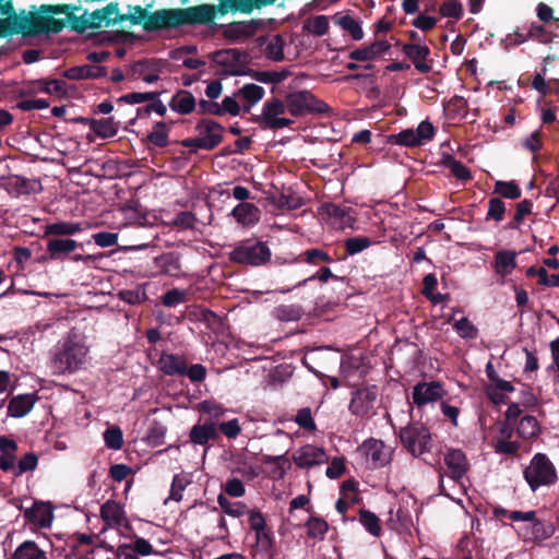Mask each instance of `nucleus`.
<instances>
[{
	"instance_id": "52",
	"label": "nucleus",
	"mask_w": 559,
	"mask_h": 559,
	"mask_svg": "<svg viewBox=\"0 0 559 559\" xmlns=\"http://www.w3.org/2000/svg\"><path fill=\"white\" fill-rule=\"evenodd\" d=\"M372 245L368 237L358 236L349 238L345 241V249L349 255H355Z\"/></svg>"
},
{
	"instance_id": "44",
	"label": "nucleus",
	"mask_w": 559,
	"mask_h": 559,
	"mask_svg": "<svg viewBox=\"0 0 559 559\" xmlns=\"http://www.w3.org/2000/svg\"><path fill=\"white\" fill-rule=\"evenodd\" d=\"M188 484L189 479L186 475H175L173 478L169 497L165 500V503H167L168 500L179 502L182 499V492Z\"/></svg>"
},
{
	"instance_id": "18",
	"label": "nucleus",
	"mask_w": 559,
	"mask_h": 559,
	"mask_svg": "<svg viewBox=\"0 0 559 559\" xmlns=\"http://www.w3.org/2000/svg\"><path fill=\"white\" fill-rule=\"evenodd\" d=\"M444 462L452 479H461L467 472V460L461 450H450L444 455Z\"/></svg>"
},
{
	"instance_id": "34",
	"label": "nucleus",
	"mask_w": 559,
	"mask_h": 559,
	"mask_svg": "<svg viewBox=\"0 0 559 559\" xmlns=\"http://www.w3.org/2000/svg\"><path fill=\"white\" fill-rule=\"evenodd\" d=\"M83 230L81 223L56 222L45 227V235L70 236Z\"/></svg>"
},
{
	"instance_id": "35",
	"label": "nucleus",
	"mask_w": 559,
	"mask_h": 559,
	"mask_svg": "<svg viewBox=\"0 0 559 559\" xmlns=\"http://www.w3.org/2000/svg\"><path fill=\"white\" fill-rule=\"evenodd\" d=\"M91 129L100 138L108 139L112 138L118 132V124L114 118H100L93 120Z\"/></svg>"
},
{
	"instance_id": "11",
	"label": "nucleus",
	"mask_w": 559,
	"mask_h": 559,
	"mask_svg": "<svg viewBox=\"0 0 559 559\" xmlns=\"http://www.w3.org/2000/svg\"><path fill=\"white\" fill-rule=\"evenodd\" d=\"M287 108L283 99L271 98L263 104L261 112V121L270 129H284L289 127L294 121L285 117Z\"/></svg>"
},
{
	"instance_id": "7",
	"label": "nucleus",
	"mask_w": 559,
	"mask_h": 559,
	"mask_svg": "<svg viewBox=\"0 0 559 559\" xmlns=\"http://www.w3.org/2000/svg\"><path fill=\"white\" fill-rule=\"evenodd\" d=\"M223 131L219 123L211 119H203L195 127L197 135L183 140L182 144L189 148L212 150L222 142Z\"/></svg>"
},
{
	"instance_id": "20",
	"label": "nucleus",
	"mask_w": 559,
	"mask_h": 559,
	"mask_svg": "<svg viewBox=\"0 0 559 559\" xmlns=\"http://www.w3.org/2000/svg\"><path fill=\"white\" fill-rule=\"evenodd\" d=\"M518 253L512 250H498L495 254L493 270L497 275L506 277L516 267Z\"/></svg>"
},
{
	"instance_id": "62",
	"label": "nucleus",
	"mask_w": 559,
	"mask_h": 559,
	"mask_svg": "<svg viewBox=\"0 0 559 559\" xmlns=\"http://www.w3.org/2000/svg\"><path fill=\"white\" fill-rule=\"evenodd\" d=\"M504 212L506 207L502 200L499 198H492L489 200L487 217L493 218L496 222H500L503 219Z\"/></svg>"
},
{
	"instance_id": "8",
	"label": "nucleus",
	"mask_w": 559,
	"mask_h": 559,
	"mask_svg": "<svg viewBox=\"0 0 559 559\" xmlns=\"http://www.w3.org/2000/svg\"><path fill=\"white\" fill-rule=\"evenodd\" d=\"M400 439L405 449L413 455L424 454L431 449V436L423 425H409L401 429Z\"/></svg>"
},
{
	"instance_id": "51",
	"label": "nucleus",
	"mask_w": 559,
	"mask_h": 559,
	"mask_svg": "<svg viewBox=\"0 0 559 559\" xmlns=\"http://www.w3.org/2000/svg\"><path fill=\"white\" fill-rule=\"evenodd\" d=\"M288 76V71L280 70V71H259L254 73V79L261 83H281Z\"/></svg>"
},
{
	"instance_id": "63",
	"label": "nucleus",
	"mask_w": 559,
	"mask_h": 559,
	"mask_svg": "<svg viewBox=\"0 0 559 559\" xmlns=\"http://www.w3.org/2000/svg\"><path fill=\"white\" fill-rule=\"evenodd\" d=\"M346 471L345 459L334 457L325 471L326 477L330 479L340 478Z\"/></svg>"
},
{
	"instance_id": "30",
	"label": "nucleus",
	"mask_w": 559,
	"mask_h": 559,
	"mask_svg": "<svg viewBox=\"0 0 559 559\" xmlns=\"http://www.w3.org/2000/svg\"><path fill=\"white\" fill-rule=\"evenodd\" d=\"M12 559H48V555L35 542L25 540L16 547Z\"/></svg>"
},
{
	"instance_id": "17",
	"label": "nucleus",
	"mask_w": 559,
	"mask_h": 559,
	"mask_svg": "<svg viewBox=\"0 0 559 559\" xmlns=\"http://www.w3.org/2000/svg\"><path fill=\"white\" fill-rule=\"evenodd\" d=\"M403 52L413 61L416 70L420 73H428L431 70V66L426 61L430 53L426 45L406 44L403 46Z\"/></svg>"
},
{
	"instance_id": "55",
	"label": "nucleus",
	"mask_w": 559,
	"mask_h": 559,
	"mask_svg": "<svg viewBox=\"0 0 559 559\" xmlns=\"http://www.w3.org/2000/svg\"><path fill=\"white\" fill-rule=\"evenodd\" d=\"M493 449L498 454L514 455L520 450V443L511 439H496Z\"/></svg>"
},
{
	"instance_id": "57",
	"label": "nucleus",
	"mask_w": 559,
	"mask_h": 559,
	"mask_svg": "<svg viewBox=\"0 0 559 559\" xmlns=\"http://www.w3.org/2000/svg\"><path fill=\"white\" fill-rule=\"evenodd\" d=\"M439 11L444 17H453L459 20L463 14V8L457 0H447L444 1Z\"/></svg>"
},
{
	"instance_id": "29",
	"label": "nucleus",
	"mask_w": 559,
	"mask_h": 559,
	"mask_svg": "<svg viewBox=\"0 0 559 559\" xmlns=\"http://www.w3.org/2000/svg\"><path fill=\"white\" fill-rule=\"evenodd\" d=\"M326 212L332 219V224L340 228L345 229L347 227L353 228L355 223L354 216L350 214V209L342 207L336 205H330L326 207Z\"/></svg>"
},
{
	"instance_id": "54",
	"label": "nucleus",
	"mask_w": 559,
	"mask_h": 559,
	"mask_svg": "<svg viewBox=\"0 0 559 559\" xmlns=\"http://www.w3.org/2000/svg\"><path fill=\"white\" fill-rule=\"evenodd\" d=\"M295 423L302 429L308 431H314L317 426L312 417L311 409L309 407H304L298 411L295 416Z\"/></svg>"
},
{
	"instance_id": "9",
	"label": "nucleus",
	"mask_w": 559,
	"mask_h": 559,
	"mask_svg": "<svg viewBox=\"0 0 559 559\" xmlns=\"http://www.w3.org/2000/svg\"><path fill=\"white\" fill-rule=\"evenodd\" d=\"M435 135V128L428 120L421 121L416 129H405L388 138L390 144L402 146H421L431 141Z\"/></svg>"
},
{
	"instance_id": "4",
	"label": "nucleus",
	"mask_w": 559,
	"mask_h": 559,
	"mask_svg": "<svg viewBox=\"0 0 559 559\" xmlns=\"http://www.w3.org/2000/svg\"><path fill=\"white\" fill-rule=\"evenodd\" d=\"M523 477L533 492L542 487H550L558 480L556 466L545 453L533 455L523 471Z\"/></svg>"
},
{
	"instance_id": "36",
	"label": "nucleus",
	"mask_w": 559,
	"mask_h": 559,
	"mask_svg": "<svg viewBox=\"0 0 559 559\" xmlns=\"http://www.w3.org/2000/svg\"><path fill=\"white\" fill-rule=\"evenodd\" d=\"M304 28L314 36H323L329 32L330 17L326 15H316L310 17L305 22Z\"/></svg>"
},
{
	"instance_id": "26",
	"label": "nucleus",
	"mask_w": 559,
	"mask_h": 559,
	"mask_svg": "<svg viewBox=\"0 0 559 559\" xmlns=\"http://www.w3.org/2000/svg\"><path fill=\"white\" fill-rule=\"evenodd\" d=\"M209 58L225 68L226 72L236 73V67L241 58L237 49H223L211 52Z\"/></svg>"
},
{
	"instance_id": "43",
	"label": "nucleus",
	"mask_w": 559,
	"mask_h": 559,
	"mask_svg": "<svg viewBox=\"0 0 559 559\" xmlns=\"http://www.w3.org/2000/svg\"><path fill=\"white\" fill-rule=\"evenodd\" d=\"M306 528L308 536L322 539L329 530V525L323 519L311 516L306 523Z\"/></svg>"
},
{
	"instance_id": "61",
	"label": "nucleus",
	"mask_w": 559,
	"mask_h": 559,
	"mask_svg": "<svg viewBox=\"0 0 559 559\" xmlns=\"http://www.w3.org/2000/svg\"><path fill=\"white\" fill-rule=\"evenodd\" d=\"M186 300V293L182 289L174 288L168 290L162 298L165 307H176Z\"/></svg>"
},
{
	"instance_id": "64",
	"label": "nucleus",
	"mask_w": 559,
	"mask_h": 559,
	"mask_svg": "<svg viewBox=\"0 0 559 559\" xmlns=\"http://www.w3.org/2000/svg\"><path fill=\"white\" fill-rule=\"evenodd\" d=\"M222 108L224 115L228 114L231 116H237L242 110V105L240 99L237 98L236 94L234 96H225L222 100Z\"/></svg>"
},
{
	"instance_id": "27",
	"label": "nucleus",
	"mask_w": 559,
	"mask_h": 559,
	"mask_svg": "<svg viewBox=\"0 0 559 559\" xmlns=\"http://www.w3.org/2000/svg\"><path fill=\"white\" fill-rule=\"evenodd\" d=\"M100 515L106 524L112 527L121 526L126 521L123 509L114 500H108L102 506Z\"/></svg>"
},
{
	"instance_id": "58",
	"label": "nucleus",
	"mask_w": 559,
	"mask_h": 559,
	"mask_svg": "<svg viewBox=\"0 0 559 559\" xmlns=\"http://www.w3.org/2000/svg\"><path fill=\"white\" fill-rule=\"evenodd\" d=\"M495 191L511 200L518 199L521 195V190L514 182L497 181Z\"/></svg>"
},
{
	"instance_id": "1",
	"label": "nucleus",
	"mask_w": 559,
	"mask_h": 559,
	"mask_svg": "<svg viewBox=\"0 0 559 559\" xmlns=\"http://www.w3.org/2000/svg\"><path fill=\"white\" fill-rule=\"evenodd\" d=\"M91 360V350L86 337L70 331L53 347L49 368L55 376H72L84 370Z\"/></svg>"
},
{
	"instance_id": "60",
	"label": "nucleus",
	"mask_w": 559,
	"mask_h": 559,
	"mask_svg": "<svg viewBox=\"0 0 559 559\" xmlns=\"http://www.w3.org/2000/svg\"><path fill=\"white\" fill-rule=\"evenodd\" d=\"M223 490L226 495L233 498H240L246 493L245 485L238 478L228 479L223 486Z\"/></svg>"
},
{
	"instance_id": "47",
	"label": "nucleus",
	"mask_w": 559,
	"mask_h": 559,
	"mask_svg": "<svg viewBox=\"0 0 559 559\" xmlns=\"http://www.w3.org/2000/svg\"><path fill=\"white\" fill-rule=\"evenodd\" d=\"M37 91L61 96L67 92L66 82L62 80L39 81L37 83Z\"/></svg>"
},
{
	"instance_id": "21",
	"label": "nucleus",
	"mask_w": 559,
	"mask_h": 559,
	"mask_svg": "<svg viewBox=\"0 0 559 559\" xmlns=\"http://www.w3.org/2000/svg\"><path fill=\"white\" fill-rule=\"evenodd\" d=\"M36 402L34 394H19L13 396L8 405V415L20 418L26 416Z\"/></svg>"
},
{
	"instance_id": "31",
	"label": "nucleus",
	"mask_w": 559,
	"mask_h": 559,
	"mask_svg": "<svg viewBox=\"0 0 559 559\" xmlns=\"http://www.w3.org/2000/svg\"><path fill=\"white\" fill-rule=\"evenodd\" d=\"M117 14V5L108 4L103 10H97L92 13L90 25L93 27L109 26L111 23H116Z\"/></svg>"
},
{
	"instance_id": "6",
	"label": "nucleus",
	"mask_w": 559,
	"mask_h": 559,
	"mask_svg": "<svg viewBox=\"0 0 559 559\" xmlns=\"http://www.w3.org/2000/svg\"><path fill=\"white\" fill-rule=\"evenodd\" d=\"M229 259L236 263L259 266L270 261L271 250L265 242L248 239L235 247Z\"/></svg>"
},
{
	"instance_id": "2",
	"label": "nucleus",
	"mask_w": 559,
	"mask_h": 559,
	"mask_svg": "<svg viewBox=\"0 0 559 559\" xmlns=\"http://www.w3.org/2000/svg\"><path fill=\"white\" fill-rule=\"evenodd\" d=\"M215 17V7L201 4L186 9L157 10L144 19L143 27L147 32L173 29L189 24H207Z\"/></svg>"
},
{
	"instance_id": "12",
	"label": "nucleus",
	"mask_w": 559,
	"mask_h": 559,
	"mask_svg": "<svg viewBox=\"0 0 559 559\" xmlns=\"http://www.w3.org/2000/svg\"><path fill=\"white\" fill-rule=\"evenodd\" d=\"M292 459L299 468H311L328 462L325 451L313 444L300 447L293 453Z\"/></svg>"
},
{
	"instance_id": "53",
	"label": "nucleus",
	"mask_w": 559,
	"mask_h": 559,
	"mask_svg": "<svg viewBox=\"0 0 559 559\" xmlns=\"http://www.w3.org/2000/svg\"><path fill=\"white\" fill-rule=\"evenodd\" d=\"M158 96L155 92H133L121 96L120 100L126 104L135 105L154 100Z\"/></svg>"
},
{
	"instance_id": "42",
	"label": "nucleus",
	"mask_w": 559,
	"mask_h": 559,
	"mask_svg": "<svg viewBox=\"0 0 559 559\" xmlns=\"http://www.w3.org/2000/svg\"><path fill=\"white\" fill-rule=\"evenodd\" d=\"M539 431V425L534 416H524L518 426V433L521 438L531 439Z\"/></svg>"
},
{
	"instance_id": "32",
	"label": "nucleus",
	"mask_w": 559,
	"mask_h": 559,
	"mask_svg": "<svg viewBox=\"0 0 559 559\" xmlns=\"http://www.w3.org/2000/svg\"><path fill=\"white\" fill-rule=\"evenodd\" d=\"M76 248L78 242L73 239L53 238L47 242V251L53 260L59 259L62 254L74 251Z\"/></svg>"
},
{
	"instance_id": "50",
	"label": "nucleus",
	"mask_w": 559,
	"mask_h": 559,
	"mask_svg": "<svg viewBox=\"0 0 559 559\" xmlns=\"http://www.w3.org/2000/svg\"><path fill=\"white\" fill-rule=\"evenodd\" d=\"M302 310L299 306L282 305L275 309V316L282 321H296L300 319Z\"/></svg>"
},
{
	"instance_id": "49",
	"label": "nucleus",
	"mask_w": 559,
	"mask_h": 559,
	"mask_svg": "<svg viewBox=\"0 0 559 559\" xmlns=\"http://www.w3.org/2000/svg\"><path fill=\"white\" fill-rule=\"evenodd\" d=\"M453 329L463 338L473 340L477 337L478 331L476 326L467 318H461L460 320H455L453 322Z\"/></svg>"
},
{
	"instance_id": "5",
	"label": "nucleus",
	"mask_w": 559,
	"mask_h": 559,
	"mask_svg": "<svg viewBox=\"0 0 559 559\" xmlns=\"http://www.w3.org/2000/svg\"><path fill=\"white\" fill-rule=\"evenodd\" d=\"M287 108V112L293 117H302L311 112L323 114L329 110V106L314 97L307 91H294L287 93L283 99Z\"/></svg>"
},
{
	"instance_id": "37",
	"label": "nucleus",
	"mask_w": 559,
	"mask_h": 559,
	"mask_svg": "<svg viewBox=\"0 0 559 559\" xmlns=\"http://www.w3.org/2000/svg\"><path fill=\"white\" fill-rule=\"evenodd\" d=\"M359 522L364 528L374 537H380L382 528L379 518L369 510L359 511Z\"/></svg>"
},
{
	"instance_id": "23",
	"label": "nucleus",
	"mask_w": 559,
	"mask_h": 559,
	"mask_svg": "<svg viewBox=\"0 0 559 559\" xmlns=\"http://www.w3.org/2000/svg\"><path fill=\"white\" fill-rule=\"evenodd\" d=\"M236 96L240 99L242 110L248 112L263 98L264 90L257 84H246L236 93Z\"/></svg>"
},
{
	"instance_id": "24",
	"label": "nucleus",
	"mask_w": 559,
	"mask_h": 559,
	"mask_svg": "<svg viewBox=\"0 0 559 559\" xmlns=\"http://www.w3.org/2000/svg\"><path fill=\"white\" fill-rule=\"evenodd\" d=\"M274 539L267 533L257 534L255 542L252 545V559H274Z\"/></svg>"
},
{
	"instance_id": "3",
	"label": "nucleus",
	"mask_w": 559,
	"mask_h": 559,
	"mask_svg": "<svg viewBox=\"0 0 559 559\" xmlns=\"http://www.w3.org/2000/svg\"><path fill=\"white\" fill-rule=\"evenodd\" d=\"M509 519L515 523L512 527L524 543L539 544L555 533L554 525L538 519L534 510L512 511Z\"/></svg>"
},
{
	"instance_id": "28",
	"label": "nucleus",
	"mask_w": 559,
	"mask_h": 559,
	"mask_svg": "<svg viewBox=\"0 0 559 559\" xmlns=\"http://www.w3.org/2000/svg\"><path fill=\"white\" fill-rule=\"evenodd\" d=\"M335 25H338L343 31L349 33L354 40L364 38V31L360 22L356 21L348 14L335 13L332 17Z\"/></svg>"
},
{
	"instance_id": "13",
	"label": "nucleus",
	"mask_w": 559,
	"mask_h": 559,
	"mask_svg": "<svg viewBox=\"0 0 559 559\" xmlns=\"http://www.w3.org/2000/svg\"><path fill=\"white\" fill-rule=\"evenodd\" d=\"M445 391L440 382H419L413 388V403L417 407L435 403L442 399Z\"/></svg>"
},
{
	"instance_id": "14",
	"label": "nucleus",
	"mask_w": 559,
	"mask_h": 559,
	"mask_svg": "<svg viewBox=\"0 0 559 559\" xmlns=\"http://www.w3.org/2000/svg\"><path fill=\"white\" fill-rule=\"evenodd\" d=\"M359 451L366 460L371 461L374 466H384L391 461L392 451L381 440H366L359 447Z\"/></svg>"
},
{
	"instance_id": "15",
	"label": "nucleus",
	"mask_w": 559,
	"mask_h": 559,
	"mask_svg": "<svg viewBox=\"0 0 559 559\" xmlns=\"http://www.w3.org/2000/svg\"><path fill=\"white\" fill-rule=\"evenodd\" d=\"M167 69V61L162 59L142 60L133 66V74L147 84L155 83Z\"/></svg>"
},
{
	"instance_id": "41",
	"label": "nucleus",
	"mask_w": 559,
	"mask_h": 559,
	"mask_svg": "<svg viewBox=\"0 0 559 559\" xmlns=\"http://www.w3.org/2000/svg\"><path fill=\"white\" fill-rule=\"evenodd\" d=\"M526 275L530 277L537 276L540 285L559 287V274L548 275V272L544 267L531 266L527 269Z\"/></svg>"
},
{
	"instance_id": "22",
	"label": "nucleus",
	"mask_w": 559,
	"mask_h": 559,
	"mask_svg": "<svg viewBox=\"0 0 559 559\" xmlns=\"http://www.w3.org/2000/svg\"><path fill=\"white\" fill-rule=\"evenodd\" d=\"M158 368L167 376L185 374L187 361L182 356L164 353L158 359Z\"/></svg>"
},
{
	"instance_id": "45",
	"label": "nucleus",
	"mask_w": 559,
	"mask_h": 559,
	"mask_svg": "<svg viewBox=\"0 0 559 559\" xmlns=\"http://www.w3.org/2000/svg\"><path fill=\"white\" fill-rule=\"evenodd\" d=\"M168 127L164 122H157L151 133L148 140L152 144L163 147L168 143Z\"/></svg>"
},
{
	"instance_id": "56",
	"label": "nucleus",
	"mask_w": 559,
	"mask_h": 559,
	"mask_svg": "<svg viewBox=\"0 0 559 559\" xmlns=\"http://www.w3.org/2000/svg\"><path fill=\"white\" fill-rule=\"evenodd\" d=\"M247 513L249 515V518H248L249 526L254 532V535L267 532L265 519L260 511H257V510L248 511L247 510Z\"/></svg>"
},
{
	"instance_id": "10",
	"label": "nucleus",
	"mask_w": 559,
	"mask_h": 559,
	"mask_svg": "<svg viewBox=\"0 0 559 559\" xmlns=\"http://www.w3.org/2000/svg\"><path fill=\"white\" fill-rule=\"evenodd\" d=\"M378 395V388L374 385L357 389L353 392L349 411L358 417L371 416L374 413Z\"/></svg>"
},
{
	"instance_id": "46",
	"label": "nucleus",
	"mask_w": 559,
	"mask_h": 559,
	"mask_svg": "<svg viewBox=\"0 0 559 559\" xmlns=\"http://www.w3.org/2000/svg\"><path fill=\"white\" fill-rule=\"evenodd\" d=\"M119 299L130 305H139L146 300L147 296L142 287L122 289L118 293Z\"/></svg>"
},
{
	"instance_id": "16",
	"label": "nucleus",
	"mask_w": 559,
	"mask_h": 559,
	"mask_svg": "<svg viewBox=\"0 0 559 559\" xmlns=\"http://www.w3.org/2000/svg\"><path fill=\"white\" fill-rule=\"evenodd\" d=\"M25 519L34 525L47 528L50 527L53 520L52 508L46 502H34V504L24 512Z\"/></svg>"
},
{
	"instance_id": "59",
	"label": "nucleus",
	"mask_w": 559,
	"mask_h": 559,
	"mask_svg": "<svg viewBox=\"0 0 559 559\" xmlns=\"http://www.w3.org/2000/svg\"><path fill=\"white\" fill-rule=\"evenodd\" d=\"M198 408L200 412L207 414L210 418L213 420L221 418L226 412V409L222 405L212 401L201 402L198 405Z\"/></svg>"
},
{
	"instance_id": "33",
	"label": "nucleus",
	"mask_w": 559,
	"mask_h": 559,
	"mask_svg": "<svg viewBox=\"0 0 559 559\" xmlns=\"http://www.w3.org/2000/svg\"><path fill=\"white\" fill-rule=\"evenodd\" d=\"M216 437V427L214 423H205L203 425H195L190 431V440L194 444L204 445L209 440Z\"/></svg>"
},
{
	"instance_id": "40",
	"label": "nucleus",
	"mask_w": 559,
	"mask_h": 559,
	"mask_svg": "<svg viewBox=\"0 0 559 559\" xmlns=\"http://www.w3.org/2000/svg\"><path fill=\"white\" fill-rule=\"evenodd\" d=\"M218 10L222 14L229 11L249 13L254 9L253 0H218Z\"/></svg>"
},
{
	"instance_id": "25",
	"label": "nucleus",
	"mask_w": 559,
	"mask_h": 559,
	"mask_svg": "<svg viewBox=\"0 0 559 559\" xmlns=\"http://www.w3.org/2000/svg\"><path fill=\"white\" fill-rule=\"evenodd\" d=\"M195 98L194 96L186 90L178 91L173 95L169 107L173 111L179 115H189L195 108Z\"/></svg>"
},
{
	"instance_id": "38",
	"label": "nucleus",
	"mask_w": 559,
	"mask_h": 559,
	"mask_svg": "<svg viewBox=\"0 0 559 559\" xmlns=\"http://www.w3.org/2000/svg\"><path fill=\"white\" fill-rule=\"evenodd\" d=\"M265 56L274 61L284 59V39L280 35L271 36L264 48Z\"/></svg>"
},
{
	"instance_id": "39",
	"label": "nucleus",
	"mask_w": 559,
	"mask_h": 559,
	"mask_svg": "<svg viewBox=\"0 0 559 559\" xmlns=\"http://www.w3.org/2000/svg\"><path fill=\"white\" fill-rule=\"evenodd\" d=\"M217 503L223 512L233 518H239L247 513V506L243 502H233L224 495L217 497Z\"/></svg>"
},
{
	"instance_id": "48",
	"label": "nucleus",
	"mask_w": 559,
	"mask_h": 559,
	"mask_svg": "<svg viewBox=\"0 0 559 559\" xmlns=\"http://www.w3.org/2000/svg\"><path fill=\"white\" fill-rule=\"evenodd\" d=\"M104 441L107 448L119 450L123 443V435L119 427L112 426L105 430Z\"/></svg>"
},
{
	"instance_id": "19",
	"label": "nucleus",
	"mask_w": 559,
	"mask_h": 559,
	"mask_svg": "<svg viewBox=\"0 0 559 559\" xmlns=\"http://www.w3.org/2000/svg\"><path fill=\"white\" fill-rule=\"evenodd\" d=\"M231 216L243 227H252L260 221V210L252 203L241 202L231 211Z\"/></svg>"
}]
</instances>
